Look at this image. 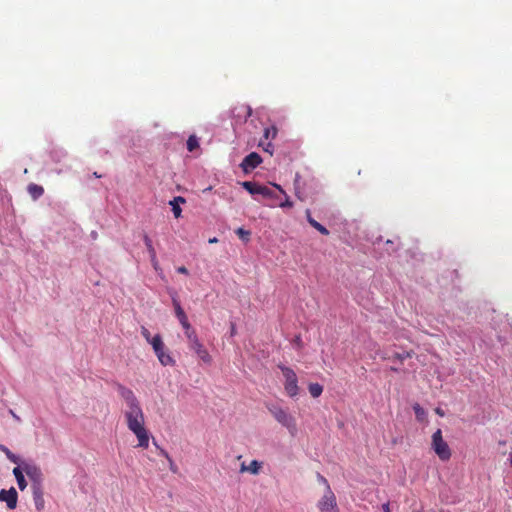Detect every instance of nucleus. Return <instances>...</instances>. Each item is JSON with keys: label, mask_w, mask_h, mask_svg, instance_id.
Wrapping results in <instances>:
<instances>
[{"label": "nucleus", "mask_w": 512, "mask_h": 512, "mask_svg": "<svg viewBox=\"0 0 512 512\" xmlns=\"http://www.w3.org/2000/svg\"><path fill=\"white\" fill-rule=\"evenodd\" d=\"M114 387L126 404L124 416L128 429L137 437L138 447L146 449L149 446V432L144 427V413L138 398L130 388L121 383L116 382Z\"/></svg>", "instance_id": "1"}, {"label": "nucleus", "mask_w": 512, "mask_h": 512, "mask_svg": "<svg viewBox=\"0 0 512 512\" xmlns=\"http://www.w3.org/2000/svg\"><path fill=\"white\" fill-rule=\"evenodd\" d=\"M266 408L275 418V420L285 427L290 434L294 435L297 432V425L295 418L284 408L277 403H268Z\"/></svg>", "instance_id": "2"}, {"label": "nucleus", "mask_w": 512, "mask_h": 512, "mask_svg": "<svg viewBox=\"0 0 512 512\" xmlns=\"http://www.w3.org/2000/svg\"><path fill=\"white\" fill-rule=\"evenodd\" d=\"M151 346L153 348V351L155 355L157 356L159 362L163 366H174L175 360L170 355L169 352L166 351L165 344L162 340V337L160 334H156L153 336V339L151 341Z\"/></svg>", "instance_id": "3"}, {"label": "nucleus", "mask_w": 512, "mask_h": 512, "mask_svg": "<svg viewBox=\"0 0 512 512\" xmlns=\"http://www.w3.org/2000/svg\"><path fill=\"white\" fill-rule=\"evenodd\" d=\"M278 368L281 370L285 378L284 388L286 393L291 398L296 397L299 393L298 378L296 373L294 372L293 369L283 364H279Z\"/></svg>", "instance_id": "4"}, {"label": "nucleus", "mask_w": 512, "mask_h": 512, "mask_svg": "<svg viewBox=\"0 0 512 512\" xmlns=\"http://www.w3.org/2000/svg\"><path fill=\"white\" fill-rule=\"evenodd\" d=\"M23 469L31 481V488L43 486V472L34 461L23 460Z\"/></svg>", "instance_id": "5"}, {"label": "nucleus", "mask_w": 512, "mask_h": 512, "mask_svg": "<svg viewBox=\"0 0 512 512\" xmlns=\"http://www.w3.org/2000/svg\"><path fill=\"white\" fill-rule=\"evenodd\" d=\"M432 449L443 461L449 460L451 457V450L442 437L441 429H437L432 435Z\"/></svg>", "instance_id": "6"}, {"label": "nucleus", "mask_w": 512, "mask_h": 512, "mask_svg": "<svg viewBox=\"0 0 512 512\" xmlns=\"http://www.w3.org/2000/svg\"><path fill=\"white\" fill-rule=\"evenodd\" d=\"M252 109L249 105L240 104L231 109L232 125L245 123L251 116Z\"/></svg>", "instance_id": "7"}, {"label": "nucleus", "mask_w": 512, "mask_h": 512, "mask_svg": "<svg viewBox=\"0 0 512 512\" xmlns=\"http://www.w3.org/2000/svg\"><path fill=\"white\" fill-rule=\"evenodd\" d=\"M318 508L321 512H337L336 497L330 487L319 501Z\"/></svg>", "instance_id": "8"}, {"label": "nucleus", "mask_w": 512, "mask_h": 512, "mask_svg": "<svg viewBox=\"0 0 512 512\" xmlns=\"http://www.w3.org/2000/svg\"><path fill=\"white\" fill-rule=\"evenodd\" d=\"M18 494L14 487L9 490L2 489L0 491V501L6 502L8 509L13 510L17 506Z\"/></svg>", "instance_id": "9"}, {"label": "nucleus", "mask_w": 512, "mask_h": 512, "mask_svg": "<svg viewBox=\"0 0 512 512\" xmlns=\"http://www.w3.org/2000/svg\"><path fill=\"white\" fill-rule=\"evenodd\" d=\"M262 162L261 156L256 152H251L244 157L240 166L244 172H249L255 169Z\"/></svg>", "instance_id": "10"}, {"label": "nucleus", "mask_w": 512, "mask_h": 512, "mask_svg": "<svg viewBox=\"0 0 512 512\" xmlns=\"http://www.w3.org/2000/svg\"><path fill=\"white\" fill-rule=\"evenodd\" d=\"M17 466L13 469V475L17 481L18 488L23 491L27 487V481L24 477L23 460L20 463H16Z\"/></svg>", "instance_id": "11"}, {"label": "nucleus", "mask_w": 512, "mask_h": 512, "mask_svg": "<svg viewBox=\"0 0 512 512\" xmlns=\"http://www.w3.org/2000/svg\"><path fill=\"white\" fill-rule=\"evenodd\" d=\"M31 489H32L33 501H34L36 510L37 511L43 510L44 506H45L43 486L33 487Z\"/></svg>", "instance_id": "12"}, {"label": "nucleus", "mask_w": 512, "mask_h": 512, "mask_svg": "<svg viewBox=\"0 0 512 512\" xmlns=\"http://www.w3.org/2000/svg\"><path fill=\"white\" fill-rule=\"evenodd\" d=\"M306 214V219H307V222L314 228L316 229L319 233H321L322 235H329V230L323 226L321 223H319L318 221H316L312 216H311V212L309 209L306 210L305 212Z\"/></svg>", "instance_id": "13"}, {"label": "nucleus", "mask_w": 512, "mask_h": 512, "mask_svg": "<svg viewBox=\"0 0 512 512\" xmlns=\"http://www.w3.org/2000/svg\"><path fill=\"white\" fill-rule=\"evenodd\" d=\"M186 200L184 197L182 196H177V197H174L173 200H171L169 202L171 208H172V212L175 216V218H179L181 216V213H182V209L180 207V204H183L185 203Z\"/></svg>", "instance_id": "14"}, {"label": "nucleus", "mask_w": 512, "mask_h": 512, "mask_svg": "<svg viewBox=\"0 0 512 512\" xmlns=\"http://www.w3.org/2000/svg\"><path fill=\"white\" fill-rule=\"evenodd\" d=\"M172 304L174 306V310H175V316L177 317V319L179 320V322H182L184 321L185 319H187V316L177 298V295L176 293H174L172 295Z\"/></svg>", "instance_id": "15"}, {"label": "nucleus", "mask_w": 512, "mask_h": 512, "mask_svg": "<svg viewBox=\"0 0 512 512\" xmlns=\"http://www.w3.org/2000/svg\"><path fill=\"white\" fill-rule=\"evenodd\" d=\"M27 190L34 200H37L44 194L43 187L34 183L29 184Z\"/></svg>", "instance_id": "16"}, {"label": "nucleus", "mask_w": 512, "mask_h": 512, "mask_svg": "<svg viewBox=\"0 0 512 512\" xmlns=\"http://www.w3.org/2000/svg\"><path fill=\"white\" fill-rule=\"evenodd\" d=\"M196 355L205 363H210L211 362V356L209 355L208 351L206 348H204V346L202 344L199 345V348L198 347H195L194 349H192Z\"/></svg>", "instance_id": "17"}, {"label": "nucleus", "mask_w": 512, "mask_h": 512, "mask_svg": "<svg viewBox=\"0 0 512 512\" xmlns=\"http://www.w3.org/2000/svg\"><path fill=\"white\" fill-rule=\"evenodd\" d=\"M196 355L205 363H210L211 362V356L209 355L208 351L206 348H204V346L202 344L199 345V348L198 347H195L194 349H192Z\"/></svg>", "instance_id": "18"}, {"label": "nucleus", "mask_w": 512, "mask_h": 512, "mask_svg": "<svg viewBox=\"0 0 512 512\" xmlns=\"http://www.w3.org/2000/svg\"><path fill=\"white\" fill-rule=\"evenodd\" d=\"M0 451H1V452H3V453L6 455L7 459H8L9 461H11L12 463H15V464H16V463H20V462L22 461V459H21L18 455L14 454V453H13V452H12V451L7 447V446H5L4 444H0Z\"/></svg>", "instance_id": "19"}, {"label": "nucleus", "mask_w": 512, "mask_h": 512, "mask_svg": "<svg viewBox=\"0 0 512 512\" xmlns=\"http://www.w3.org/2000/svg\"><path fill=\"white\" fill-rule=\"evenodd\" d=\"M242 187L249 192L251 195H258L260 184H257L252 181H244L241 183Z\"/></svg>", "instance_id": "20"}, {"label": "nucleus", "mask_w": 512, "mask_h": 512, "mask_svg": "<svg viewBox=\"0 0 512 512\" xmlns=\"http://www.w3.org/2000/svg\"><path fill=\"white\" fill-rule=\"evenodd\" d=\"M308 390L313 398H318L323 392V386L319 383H310Z\"/></svg>", "instance_id": "21"}, {"label": "nucleus", "mask_w": 512, "mask_h": 512, "mask_svg": "<svg viewBox=\"0 0 512 512\" xmlns=\"http://www.w3.org/2000/svg\"><path fill=\"white\" fill-rule=\"evenodd\" d=\"M413 410L418 421L422 422L426 419L427 413L425 409L421 407L418 403H415L413 405Z\"/></svg>", "instance_id": "22"}, {"label": "nucleus", "mask_w": 512, "mask_h": 512, "mask_svg": "<svg viewBox=\"0 0 512 512\" xmlns=\"http://www.w3.org/2000/svg\"><path fill=\"white\" fill-rule=\"evenodd\" d=\"M274 187L277 188L284 196L285 200L279 204L281 208H292L293 202L290 200L289 196L286 194V192L281 188V186L274 184Z\"/></svg>", "instance_id": "23"}, {"label": "nucleus", "mask_w": 512, "mask_h": 512, "mask_svg": "<svg viewBox=\"0 0 512 512\" xmlns=\"http://www.w3.org/2000/svg\"><path fill=\"white\" fill-rule=\"evenodd\" d=\"M143 241H144V244H145V246L147 248V251L149 253V257L150 258H154V255H156V251H155V249L153 247L152 240L150 239V237L147 234H144Z\"/></svg>", "instance_id": "24"}, {"label": "nucleus", "mask_w": 512, "mask_h": 512, "mask_svg": "<svg viewBox=\"0 0 512 512\" xmlns=\"http://www.w3.org/2000/svg\"><path fill=\"white\" fill-rule=\"evenodd\" d=\"M199 147V140L195 135L189 136L187 140V150L189 152L194 151L196 148Z\"/></svg>", "instance_id": "25"}, {"label": "nucleus", "mask_w": 512, "mask_h": 512, "mask_svg": "<svg viewBox=\"0 0 512 512\" xmlns=\"http://www.w3.org/2000/svg\"><path fill=\"white\" fill-rule=\"evenodd\" d=\"M258 195H262L265 198H274L276 196L275 192L271 188H269L268 186H265V185H260Z\"/></svg>", "instance_id": "26"}, {"label": "nucleus", "mask_w": 512, "mask_h": 512, "mask_svg": "<svg viewBox=\"0 0 512 512\" xmlns=\"http://www.w3.org/2000/svg\"><path fill=\"white\" fill-rule=\"evenodd\" d=\"M188 342H189V348L192 350L195 347L199 348V345L202 344L196 334V332L189 334L187 336Z\"/></svg>", "instance_id": "27"}, {"label": "nucleus", "mask_w": 512, "mask_h": 512, "mask_svg": "<svg viewBox=\"0 0 512 512\" xmlns=\"http://www.w3.org/2000/svg\"><path fill=\"white\" fill-rule=\"evenodd\" d=\"M261 468V462L257 460H252L250 464L247 466V471L253 475H257Z\"/></svg>", "instance_id": "28"}, {"label": "nucleus", "mask_w": 512, "mask_h": 512, "mask_svg": "<svg viewBox=\"0 0 512 512\" xmlns=\"http://www.w3.org/2000/svg\"><path fill=\"white\" fill-rule=\"evenodd\" d=\"M235 233L239 236V238L244 241L245 243H247L250 239V231L248 230H245L244 228L242 227H239L238 229H236Z\"/></svg>", "instance_id": "29"}, {"label": "nucleus", "mask_w": 512, "mask_h": 512, "mask_svg": "<svg viewBox=\"0 0 512 512\" xmlns=\"http://www.w3.org/2000/svg\"><path fill=\"white\" fill-rule=\"evenodd\" d=\"M277 135V128L275 126L266 127L264 129L263 137L268 140L270 138H275Z\"/></svg>", "instance_id": "30"}, {"label": "nucleus", "mask_w": 512, "mask_h": 512, "mask_svg": "<svg viewBox=\"0 0 512 512\" xmlns=\"http://www.w3.org/2000/svg\"><path fill=\"white\" fill-rule=\"evenodd\" d=\"M182 328L184 329V332H185V336L187 337L189 334H192L194 333L195 331L192 329L189 321H188V318L185 319L184 321L180 322Z\"/></svg>", "instance_id": "31"}, {"label": "nucleus", "mask_w": 512, "mask_h": 512, "mask_svg": "<svg viewBox=\"0 0 512 512\" xmlns=\"http://www.w3.org/2000/svg\"><path fill=\"white\" fill-rule=\"evenodd\" d=\"M141 335L151 345V341L153 339V336L151 335L150 331L146 327H144V326L141 328Z\"/></svg>", "instance_id": "32"}, {"label": "nucleus", "mask_w": 512, "mask_h": 512, "mask_svg": "<svg viewBox=\"0 0 512 512\" xmlns=\"http://www.w3.org/2000/svg\"><path fill=\"white\" fill-rule=\"evenodd\" d=\"M393 357L402 363L405 359L411 357V354L405 351L402 353H394Z\"/></svg>", "instance_id": "33"}, {"label": "nucleus", "mask_w": 512, "mask_h": 512, "mask_svg": "<svg viewBox=\"0 0 512 512\" xmlns=\"http://www.w3.org/2000/svg\"><path fill=\"white\" fill-rule=\"evenodd\" d=\"M260 145L263 147V150L265 152H268L270 154L273 153L274 146H273V144L271 142L264 143V142L261 141Z\"/></svg>", "instance_id": "34"}, {"label": "nucleus", "mask_w": 512, "mask_h": 512, "mask_svg": "<svg viewBox=\"0 0 512 512\" xmlns=\"http://www.w3.org/2000/svg\"><path fill=\"white\" fill-rule=\"evenodd\" d=\"M317 478H318L320 483H322V484H324L326 486V489H328V487H330L329 484H328L327 479L325 477H323L321 474L318 473Z\"/></svg>", "instance_id": "35"}, {"label": "nucleus", "mask_w": 512, "mask_h": 512, "mask_svg": "<svg viewBox=\"0 0 512 512\" xmlns=\"http://www.w3.org/2000/svg\"><path fill=\"white\" fill-rule=\"evenodd\" d=\"M150 261L154 269L157 271L159 269V262L157 260V256L154 255V258H150Z\"/></svg>", "instance_id": "36"}, {"label": "nucleus", "mask_w": 512, "mask_h": 512, "mask_svg": "<svg viewBox=\"0 0 512 512\" xmlns=\"http://www.w3.org/2000/svg\"><path fill=\"white\" fill-rule=\"evenodd\" d=\"M177 272L181 273V274H184V275H188L189 274V271H188V269L185 266L178 267L177 268Z\"/></svg>", "instance_id": "37"}, {"label": "nucleus", "mask_w": 512, "mask_h": 512, "mask_svg": "<svg viewBox=\"0 0 512 512\" xmlns=\"http://www.w3.org/2000/svg\"><path fill=\"white\" fill-rule=\"evenodd\" d=\"M294 343L299 348L302 346V339L299 335L295 336Z\"/></svg>", "instance_id": "38"}, {"label": "nucleus", "mask_w": 512, "mask_h": 512, "mask_svg": "<svg viewBox=\"0 0 512 512\" xmlns=\"http://www.w3.org/2000/svg\"><path fill=\"white\" fill-rule=\"evenodd\" d=\"M159 450H160V455L164 456L167 460H170V456L167 453V451H165L164 449H159Z\"/></svg>", "instance_id": "39"}, {"label": "nucleus", "mask_w": 512, "mask_h": 512, "mask_svg": "<svg viewBox=\"0 0 512 512\" xmlns=\"http://www.w3.org/2000/svg\"><path fill=\"white\" fill-rule=\"evenodd\" d=\"M168 461H169V463H170V469H171V471L176 472V466H175V464H174L173 460L170 458V460H168Z\"/></svg>", "instance_id": "40"}, {"label": "nucleus", "mask_w": 512, "mask_h": 512, "mask_svg": "<svg viewBox=\"0 0 512 512\" xmlns=\"http://www.w3.org/2000/svg\"><path fill=\"white\" fill-rule=\"evenodd\" d=\"M208 242H209L210 244L217 243V242H218V238H216V237L210 238V239L208 240Z\"/></svg>", "instance_id": "41"}, {"label": "nucleus", "mask_w": 512, "mask_h": 512, "mask_svg": "<svg viewBox=\"0 0 512 512\" xmlns=\"http://www.w3.org/2000/svg\"><path fill=\"white\" fill-rule=\"evenodd\" d=\"M383 510H384L385 512H390V510H389V504H388V503L383 504Z\"/></svg>", "instance_id": "42"}, {"label": "nucleus", "mask_w": 512, "mask_h": 512, "mask_svg": "<svg viewBox=\"0 0 512 512\" xmlns=\"http://www.w3.org/2000/svg\"><path fill=\"white\" fill-rule=\"evenodd\" d=\"M247 466L248 465H245V463H242L241 464V472L247 471Z\"/></svg>", "instance_id": "43"}, {"label": "nucleus", "mask_w": 512, "mask_h": 512, "mask_svg": "<svg viewBox=\"0 0 512 512\" xmlns=\"http://www.w3.org/2000/svg\"><path fill=\"white\" fill-rule=\"evenodd\" d=\"M436 413H437L438 415H440V416H444V413H443V411H442L440 408H437V409H436Z\"/></svg>", "instance_id": "44"}, {"label": "nucleus", "mask_w": 512, "mask_h": 512, "mask_svg": "<svg viewBox=\"0 0 512 512\" xmlns=\"http://www.w3.org/2000/svg\"><path fill=\"white\" fill-rule=\"evenodd\" d=\"M10 413L16 420L20 421V418L12 410H10Z\"/></svg>", "instance_id": "45"}, {"label": "nucleus", "mask_w": 512, "mask_h": 512, "mask_svg": "<svg viewBox=\"0 0 512 512\" xmlns=\"http://www.w3.org/2000/svg\"><path fill=\"white\" fill-rule=\"evenodd\" d=\"M234 333H235V325L232 324L231 325V335H234Z\"/></svg>", "instance_id": "46"}, {"label": "nucleus", "mask_w": 512, "mask_h": 512, "mask_svg": "<svg viewBox=\"0 0 512 512\" xmlns=\"http://www.w3.org/2000/svg\"><path fill=\"white\" fill-rule=\"evenodd\" d=\"M390 370H391V371H393V372H398V371H399V369H398V368L393 367V366L390 368Z\"/></svg>", "instance_id": "47"}]
</instances>
